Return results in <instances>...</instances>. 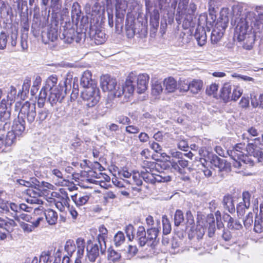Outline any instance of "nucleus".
I'll list each match as a JSON object with an SVG mask.
<instances>
[{
    "mask_svg": "<svg viewBox=\"0 0 263 263\" xmlns=\"http://www.w3.org/2000/svg\"><path fill=\"white\" fill-rule=\"evenodd\" d=\"M249 17L245 20L241 18L238 22L233 36L234 41L237 40L238 42L243 41V48L248 50L253 48L255 37L259 35V33H255V28L253 29V32L249 30V25L251 23L249 21Z\"/></svg>",
    "mask_w": 263,
    "mask_h": 263,
    "instance_id": "nucleus-1",
    "label": "nucleus"
},
{
    "mask_svg": "<svg viewBox=\"0 0 263 263\" xmlns=\"http://www.w3.org/2000/svg\"><path fill=\"white\" fill-rule=\"evenodd\" d=\"M149 77L146 73H141L137 75L132 72L127 77L124 84V89L126 90V97H129L135 90L138 93H144L147 89Z\"/></svg>",
    "mask_w": 263,
    "mask_h": 263,
    "instance_id": "nucleus-2",
    "label": "nucleus"
},
{
    "mask_svg": "<svg viewBox=\"0 0 263 263\" xmlns=\"http://www.w3.org/2000/svg\"><path fill=\"white\" fill-rule=\"evenodd\" d=\"M142 170L141 171V174L143 179L146 182L155 183L156 182H165L170 181L171 177L166 175L164 172L157 171V166L158 165L154 162H146L144 163Z\"/></svg>",
    "mask_w": 263,
    "mask_h": 263,
    "instance_id": "nucleus-3",
    "label": "nucleus"
},
{
    "mask_svg": "<svg viewBox=\"0 0 263 263\" xmlns=\"http://www.w3.org/2000/svg\"><path fill=\"white\" fill-rule=\"evenodd\" d=\"M245 149V145L239 143L231 150V164H233V172L241 174L243 176H251V173L246 171L248 167L245 160L241 159L243 157L242 151Z\"/></svg>",
    "mask_w": 263,
    "mask_h": 263,
    "instance_id": "nucleus-4",
    "label": "nucleus"
},
{
    "mask_svg": "<svg viewBox=\"0 0 263 263\" xmlns=\"http://www.w3.org/2000/svg\"><path fill=\"white\" fill-rule=\"evenodd\" d=\"M101 87L104 92H108L109 95L112 97H120L124 95L126 97V90L124 89V85L122 88L117 85L115 79L108 75H105L101 77Z\"/></svg>",
    "mask_w": 263,
    "mask_h": 263,
    "instance_id": "nucleus-5",
    "label": "nucleus"
},
{
    "mask_svg": "<svg viewBox=\"0 0 263 263\" xmlns=\"http://www.w3.org/2000/svg\"><path fill=\"white\" fill-rule=\"evenodd\" d=\"M15 107L18 108L21 107L19 117L22 119L26 118L29 124L34 121L36 116L35 104L26 101L22 105L21 102H17L15 104Z\"/></svg>",
    "mask_w": 263,
    "mask_h": 263,
    "instance_id": "nucleus-6",
    "label": "nucleus"
},
{
    "mask_svg": "<svg viewBox=\"0 0 263 263\" xmlns=\"http://www.w3.org/2000/svg\"><path fill=\"white\" fill-rule=\"evenodd\" d=\"M100 90L97 86L92 87H87L81 92L82 99L87 102L89 107L94 106L99 101Z\"/></svg>",
    "mask_w": 263,
    "mask_h": 263,
    "instance_id": "nucleus-7",
    "label": "nucleus"
},
{
    "mask_svg": "<svg viewBox=\"0 0 263 263\" xmlns=\"http://www.w3.org/2000/svg\"><path fill=\"white\" fill-rule=\"evenodd\" d=\"M146 10L150 14V25L152 27L151 31L155 33L159 24V13L156 6H153L150 0H145Z\"/></svg>",
    "mask_w": 263,
    "mask_h": 263,
    "instance_id": "nucleus-8",
    "label": "nucleus"
},
{
    "mask_svg": "<svg viewBox=\"0 0 263 263\" xmlns=\"http://www.w3.org/2000/svg\"><path fill=\"white\" fill-rule=\"evenodd\" d=\"M116 17L115 27L116 31H119V28H122L127 3L125 0H116Z\"/></svg>",
    "mask_w": 263,
    "mask_h": 263,
    "instance_id": "nucleus-9",
    "label": "nucleus"
},
{
    "mask_svg": "<svg viewBox=\"0 0 263 263\" xmlns=\"http://www.w3.org/2000/svg\"><path fill=\"white\" fill-rule=\"evenodd\" d=\"M172 168L177 172L179 173L182 176L181 177L182 180L184 181H189L190 177L185 175L184 168L188 166V161L183 159L182 157L176 161L174 159L170 160Z\"/></svg>",
    "mask_w": 263,
    "mask_h": 263,
    "instance_id": "nucleus-10",
    "label": "nucleus"
},
{
    "mask_svg": "<svg viewBox=\"0 0 263 263\" xmlns=\"http://www.w3.org/2000/svg\"><path fill=\"white\" fill-rule=\"evenodd\" d=\"M18 136L14 132L9 131L6 136L0 137V151H6V148L11 146L16 141Z\"/></svg>",
    "mask_w": 263,
    "mask_h": 263,
    "instance_id": "nucleus-11",
    "label": "nucleus"
},
{
    "mask_svg": "<svg viewBox=\"0 0 263 263\" xmlns=\"http://www.w3.org/2000/svg\"><path fill=\"white\" fill-rule=\"evenodd\" d=\"M26 193L28 196L26 198L27 203L32 204L43 203L42 200L40 198L42 193L39 189L33 187L29 188L26 190Z\"/></svg>",
    "mask_w": 263,
    "mask_h": 263,
    "instance_id": "nucleus-12",
    "label": "nucleus"
},
{
    "mask_svg": "<svg viewBox=\"0 0 263 263\" xmlns=\"http://www.w3.org/2000/svg\"><path fill=\"white\" fill-rule=\"evenodd\" d=\"M160 229V222L157 220L156 226L149 228L147 229V242L148 246L151 247L155 246L156 244V239L159 233Z\"/></svg>",
    "mask_w": 263,
    "mask_h": 263,
    "instance_id": "nucleus-13",
    "label": "nucleus"
},
{
    "mask_svg": "<svg viewBox=\"0 0 263 263\" xmlns=\"http://www.w3.org/2000/svg\"><path fill=\"white\" fill-rule=\"evenodd\" d=\"M190 0H179L178 12L181 14H193L196 9L194 3L189 5Z\"/></svg>",
    "mask_w": 263,
    "mask_h": 263,
    "instance_id": "nucleus-14",
    "label": "nucleus"
},
{
    "mask_svg": "<svg viewBox=\"0 0 263 263\" xmlns=\"http://www.w3.org/2000/svg\"><path fill=\"white\" fill-rule=\"evenodd\" d=\"M242 11V6L237 2H233L232 5V13L233 17H235V23L236 24V25L238 24V22L241 18L245 20L249 17V21H250L251 18L254 17L253 13H249L247 15L244 17L243 16H241Z\"/></svg>",
    "mask_w": 263,
    "mask_h": 263,
    "instance_id": "nucleus-15",
    "label": "nucleus"
},
{
    "mask_svg": "<svg viewBox=\"0 0 263 263\" xmlns=\"http://www.w3.org/2000/svg\"><path fill=\"white\" fill-rule=\"evenodd\" d=\"M44 218L43 217H38L31 222L26 223L25 222H20V227L25 233H30L35 230V229L38 228Z\"/></svg>",
    "mask_w": 263,
    "mask_h": 263,
    "instance_id": "nucleus-16",
    "label": "nucleus"
},
{
    "mask_svg": "<svg viewBox=\"0 0 263 263\" xmlns=\"http://www.w3.org/2000/svg\"><path fill=\"white\" fill-rule=\"evenodd\" d=\"M87 256L88 259L94 262L99 256V249L97 244H93L90 240L87 241Z\"/></svg>",
    "mask_w": 263,
    "mask_h": 263,
    "instance_id": "nucleus-17",
    "label": "nucleus"
},
{
    "mask_svg": "<svg viewBox=\"0 0 263 263\" xmlns=\"http://www.w3.org/2000/svg\"><path fill=\"white\" fill-rule=\"evenodd\" d=\"M80 85L84 88V89L87 87L97 86L96 82L92 79L90 71L86 70L83 72L80 80Z\"/></svg>",
    "mask_w": 263,
    "mask_h": 263,
    "instance_id": "nucleus-18",
    "label": "nucleus"
},
{
    "mask_svg": "<svg viewBox=\"0 0 263 263\" xmlns=\"http://www.w3.org/2000/svg\"><path fill=\"white\" fill-rule=\"evenodd\" d=\"M58 78L55 76L52 75L48 78L46 80V86L44 87L46 89H49L50 90L52 89H63L64 87H66V82H60L58 85L57 84Z\"/></svg>",
    "mask_w": 263,
    "mask_h": 263,
    "instance_id": "nucleus-19",
    "label": "nucleus"
},
{
    "mask_svg": "<svg viewBox=\"0 0 263 263\" xmlns=\"http://www.w3.org/2000/svg\"><path fill=\"white\" fill-rule=\"evenodd\" d=\"M64 96L63 95V89H52L50 90V94L48 98V101L50 103L51 106L56 104L58 102H61L63 99Z\"/></svg>",
    "mask_w": 263,
    "mask_h": 263,
    "instance_id": "nucleus-20",
    "label": "nucleus"
},
{
    "mask_svg": "<svg viewBox=\"0 0 263 263\" xmlns=\"http://www.w3.org/2000/svg\"><path fill=\"white\" fill-rule=\"evenodd\" d=\"M163 86L165 92L173 93L178 89V83L173 77H169L163 80Z\"/></svg>",
    "mask_w": 263,
    "mask_h": 263,
    "instance_id": "nucleus-21",
    "label": "nucleus"
},
{
    "mask_svg": "<svg viewBox=\"0 0 263 263\" xmlns=\"http://www.w3.org/2000/svg\"><path fill=\"white\" fill-rule=\"evenodd\" d=\"M58 26L55 25L54 26H51L48 29L47 32L43 34L42 36L44 39L45 43H47L49 41L54 42L57 39L58 36Z\"/></svg>",
    "mask_w": 263,
    "mask_h": 263,
    "instance_id": "nucleus-22",
    "label": "nucleus"
},
{
    "mask_svg": "<svg viewBox=\"0 0 263 263\" xmlns=\"http://www.w3.org/2000/svg\"><path fill=\"white\" fill-rule=\"evenodd\" d=\"M77 33L73 28H66L63 29L62 34L60 36L65 43L70 44L76 39Z\"/></svg>",
    "mask_w": 263,
    "mask_h": 263,
    "instance_id": "nucleus-23",
    "label": "nucleus"
},
{
    "mask_svg": "<svg viewBox=\"0 0 263 263\" xmlns=\"http://www.w3.org/2000/svg\"><path fill=\"white\" fill-rule=\"evenodd\" d=\"M12 130L14 133L19 136L21 135L25 129V121L24 119L21 118L18 116L17 119L13 121L12 125Z\"/></svg>",
    "mask_w": 263,
    "mask_h": 263,
    "instance_id": "nucleus-24",
    "label": "nucleus"
},
{
    "mask_svg": "<svg viewBox=\"0 0 263 263\" xmlns=\"http://www.w3.org/2000/svg\"><path fill=\"white\" fill-rule=\"evenodd\" d=\"M135 26L136 24L134 18L129 16V15L128 14L125 25V30L126 35L128 38L133 37L136 33L137 31Z\"/></svg>",
    "mask_w": 263,
    "mask_h": 263,
    "instance_id": "nucleus-25",
    "label": "nucleus"
},
{
    "mask_svg": "<svg viewBox=\"0 0 263 263\" xmlns=\"http://www.w3.org/2000/svg\"><path fill=\"white\" fill-rule=\"evenodd\" d=\"M194 36L199 46H203L206 43V32L203 28H197Z\"/></svg>",
    "mask_w": 263,
    "mask_h": 263,
    "instance_id": "nucleus-26",
    "label": "nucleus"
},
{
    "mask_svg": "<svg viewBox=\"0 0 263 263\" xmlns=\"http://www.w3.org/2000/svg\"><path fill=\"white\" fill-rule=\"evenodd\" d=\"M76 205L80 207L86 204L89 199V196L85 194H75L71 197Z\"/></svg>",
    "mask_w": 263,
    "mask_h": 263,
    "instance_id": "nucleus-27",
    "label": "nucleus"
},
{
    "mask_svg": "<svg viewBox=\"0 0 263 263\" xmlns=\"http://www.w3.org/2000/svg\"><path fill=\"white\" fill-rule=\"evenodd\" d=\"M50 171L51 175L57 177V179L59 180L58 182L59 185L64 186L67 184L68 181L64 179L63 175L59 169L53 166H51L50 168Z\"/></svg>",
    "mask_w": 263,
    "mask_h": 263,
    "instance_id": "nucleus-28",
    "label": "nucleus"
},
{
    "mask_svg": "<svg viewBox=\"0 0 263 263\" xmlns=\"http://www.w3.org/2000/svg\"><path fill=\"white\" fill-rule=\"evenodd\" d=\"M136 239L138 240L139 245L141 247L144 246L147 242L146 237V231L144 227H138L136 235Z\"/></svg>",
    "mask_w": 263,
    "mask_h": 263,
    "instance_id": "nucleus-29",
    "label": "nucleus"
},
{
    "mask_svg": "<svg viewBox=\"0 0 263 263\" xmlns=\"http://www.w3.org/2000/svg\"><path fill=\"white\" fill-rule=\"evenodd\" d=\"M7 102L5 99L1 101L2 110H0V120L2 122H5L10 117V112L7 108Z\"/></svg>",
    "mask_w": 263,
    "mask_h": 263,
    "instance_id": "nucleus-30",
    "label": "nucleus"
},
{
    "mask_svg": "<svg viewBox=\"0 0 263 263\" xmlns=\"http://www.w3.org/2000/svg\"><path fill=\"white\" fill-rule=\"evenodd\" d=\"M203 82L200 80L194 79L190 82V90L193 94L198 93L202 89Z\"/></svg>",
    "mask_w": 263,
    "mask_h": 263,
    "instance_id": "nucleus-31",
    "label": "nucleus"
},
{
    "mask_svg": "<svg viewBox=\"0 0 263 263\" xmlns=\"http://www.w3.org/2000/svg\"><path fill=\"white\" fill-rule=\"evenodd\" d=\"M45 216L49 224L54 225L56 223L58 219V214L54 211L51 209L46 210Z\"/></svg>",
    "mask_w": 263,
    "mask_h": 263,
    "instance_id": "nucleus-32",
    "label": "nucleus"
},
{
    "mask_svg": "<svg viewBox=\"0 0 263 263\" xmlns=\"http://www.w3.org/2000/svg\"><path fill=\"white\" fill-rule=\"evenodd\" d=\"M205 233L204 229L202 226H197L195 230H193L189 234L190 239H201Z\"/></svg>",
    "mask_w": 263,
    "mask_h": 263,
    "instance_id": "nucleus-33",
    "label": "nucleus"
},
{
    "mask_svg": "<svg viewBox=\"0 0 263 263\" xmlns=\"http://www.w3.org/2000/svg\"><path fill=\"white\" fill-rule=\"evenodd\" d=\"M16 226V224L13 219H4L0 218V228L7 230L8 232H11L12 228Z\"/></svg>",
    "mask_w": 263,
    "mask_h": 263,
    "instance_id": "nucleus-34",
    "label": "nucleus"
},
{
    "mask_svg": "<svg viewBox=\"0 0 263 263\" xmlns=\"http://www.w3.org/2000/svg\"><path fill=\"white\" fill-rule=\"evenodd\" d=\"M254 25L255 33H259L258 37L263 38V12L259 15Z\"/></svg>",
    "mask_w": 263,
    "mask_h": 263,
    "instance_id": "nucleus-35",
    "label": "nucleus"
},
{
    "mask_svg": "<svg viewBox=\"0 0 263 263\" xmlns=\"http://www.w3.org/2000/svg\"><path fill=\"white\" fill-rule=\"evenodd\" d=\"M230 84L226 83L221 90L220 97L225 102H228L230 101Z\"/></svg>",
    "mask_w": 263,
    "mask_h": 263,
    "instance_id": "nucleus-36",
    "label": "nucleus"
},
{
    "mask_svg": "<svg viewBox=\"0 0 263 263\" xmlns=\"http://www.w3.org/2000/svg\"><path fill=\"white\" fill-rule=\"evenodd\" d=\"M58 198L59 200H54L55 205L60 211H63L65 206L68 204L69 198L67 195H66L64 197H59Z\"/></svg>",
    "mask_w": 263,
    "mask_h": 263,
    "instance_id": "nucleus-37",
    "label": "nucleus"
},
{
    "mask_svg": "<svg viewBox=\"0 0 263 263\" xmlns=\"http://www.w3.org/2000/svg\"><path fill=\"white\" fill-rule=\"evenodd\" d=\"M76 245L77 248V255L78 257H82L83 256L85 248V240L81 238L77 239Z\"/></svg>",
    "mask_w": 263,
    "mask_h": 263,
    "instance_id": "nucleus-38",
    "label": "nucleus"
},
{
    "mask_svg": "<svg viewBox=\"0 0 263 263\" xmlns=\"http://www.w3.org/2000/svg\"><path fill=\"white\" fill-rule=\"evenodd\" d=\"M107 258L109 260L112 261L114 263L118 262L121 258V254L113 249L108 250Z\"/></svg>",
    "mask_w": 263,
    "mask_h": 263,
    "instance_id": "nucleus-39",
    "label": "nucleus"
},
{
    "mask_svg": "<svg viewBox=\"0 0 263 263\" xmlns=\"http://www.w3.org/2000/svg\"><path fill=\"white\" fill-rule=\"evenodd\" d=\"M178 83V88L180 92H187L190 90V82L185 79H180Z\"/></svg>",
    "mask_w": 263,
    "mask_h": 263,
    "instance_id": "nucleus-40",
    "label": "nucleus"
},
{
    "mask_svg": "<svg viewBox=\"0 0 263 263\" xmlns=\"http://www.w3.org/2000/svg\"><path fill=\"white\" fill-rule=\"evenodd\" d=\"M223 32L217 28H214L212 31L211 40L212 43H217L223 36Z\"/></svg>",
    "mask_w": 263,
    "mask_h": 263,
    "instance_id": "nucleus-41",
    "label": "nucleus"
},
{
    "mask_svg": "<svg viewBox=\"0 0 263 263\" xmlns=\"http://www.w3.org/2000/svg\"><path fill=\"white\" fill-rule=\"evenodd\" d=\"M16 89L13 86H11L7 96V100H6L7 104L11 105L13 101H14L16 96Z\"/></svg>",
    "mask_w": 263,
    "mask_h": 263,
    "instance_id": "nucleus-42",
    "label": "nucleus"
},
{
    "mask_svg": "<svg viewBox=\"0 0 263 263\" xmlns=\"http://www.w3.org/2000/svg\"><path fill=\"white\" fill-rule=\"evenodd\" d=\"M76 249V245L72 240H68L66 241L65 246V250L67 252V255L71 256Z\"/></svg>",
    "mask_w": 263,
    "mask_h": 263,
    "instance_id": "nucleus-43",
    "label": "nucleus"
},
{
    "mask_svg": "<svg viewBox=\"0 0 263 263\" xmlns=\"http://www.w3.org/2000/svg\"><path fill=\"white\" fill-rule=\"evenodd\" d=\"M93 37L96 44L100 45L105 42L106 40V35L104 32L101 30H97L94 34Z\"/></svg>",
    "mask_w": 263,
    "mask_h": 263,
    "instance_id": "nucleus-44",
    "label": "nucleus"
},
{
    "mask_svg": "<svg viewBox=\"0 0 263 263\" xmlns=\"http://www.w3.org/2000/svg\"><path fill=\"white\" fill-rule=\"evenodd\" d=\"M163 233L165 235L170 233L172 228L171 224L166 215L162 216Z\"/></svg>",
    "mask_w": 263,
    "mask_h": 263,
    "instance_id": "nucleus-45",
    "label": "nucleus"
},
{
    "mask_svg": "<svg viewBox=\"0 0 263 263\" xmlns=\"http://www.w3.org/2000/svg\"><path fill=\"white\" fill-rule=\"evenodd\" d=\"M47 91L45 87H43L40 92L39 95V98L37 100V105L39 107L42 108L43 107L45 100L47 97Z\"/></svg>",
    "mask_w": 263,
    "mask_h": 263,
    "instance_id": "nucleus-46",
    "label": "nucleus"
},
{
    "mask_svg": "<svg viewBox=\"0 0 263 263\" xmlns=\"http://www.w3.org/2000/svg\"><path fill=\"white\" fill-rule=\"evenodd\" d=\"M81 11L80 7L78 3H74L71 9V17L73 19L78 20L80 17Z\"/></svg>",
    "mask_w": 263,
    "mask_h": 263,
    "instance_id": "nucleus-47",
    "label": "nucleus"
},
{
    "mask_svg": "<svg viewBox=\"0 0 263 263\" xmlns=\"http://www.w3.org/2000/svg\"><path fill=\"white\" fill-rule=\"evenodd\" d=\"M254 230L258 233L263 232V216H261L260 218H256Z\"/></svg>",
    "mask_w": 263,
    "mask_h": 263,
    "instance_id": "nucleus-48",
    "label": "nucleus"
},
{
    "mask_svg": "<svg viewBox=\"0 0 263 263\" xmlns=\"http://www.w3.org/2000/svg\"><path fill=\"white\" fill-rule=\"evenodd\" d=\"M163 91L161 84L160 82L156 81L152 86V93L153 95L158 96L160 95Z\"/></svg>",
    "mask_w": 263,
    "mask_h": 263,
    "instance_id": "nucleus-49",
    "label": "nucleus"
},
{
    "mask_svg": "<svg viewBox=\"0 0 263 263\" xmlns=\"http://www.w3.org/2000/svg\"><path fill=\"white\" fill-rule=\"evenodd\" d=\"M49 114V111L47 109L44 108L39 111L36 121L40 123L45 120Z\"/></svg>",
    "mask_w": 263,
    "mask_h": 263,
    "instance_id": "nucleus-50",
    "label": "nucleus"
},
{
    "mask_svg": "<svg viewBox=\"0 0 263 263\" xmlns=\"http://www.w3.org/2000/svg\"><path fill=\"white\" fill-rule=\"evenodd\" d=\"M13 218L20 223V222H22L21 220H23L28 222H31V221H32V217L30 215L25 213H21L19 215H17V214H15V215L13 216Z\"/></svg>",
    "mask_w": 263,
    "mask_h": 263,
    "instance_id": "nucleus-51",
    "label": "nucleus"
},
{
    "mask_svg": "<svg viewBox=\"0 0 263 263\" xmlns=\"http://www.w3.org/2000/svg\"><path fill=\"white\" fill-rule=\"evenodd\" d=\"M184 221V216L181 210H177L174 215V223L176 226H179Z\"/></svg>",
    "mask_w": 263,
    "mask_h": 263,
    "instance_id": "nucleus-52",
    "label": "nucleus"
},
{
    "mask_svg": "<svg viewBox=\"0 0 263 263\" xmlns=\"http://www.w3.org/2000/svg\"><path fill=\"white\" fill-rule=\"evenodd\" d=\"M125 241V237L123 232L119 231L114 236L115 245L117 247L121 245Z\"/></svg>",
    "mask_w": 263,
    "mask_h": 263,
    "instance_id": "nucleus-53",
    "label": "nucleus"
},
{
    "mask_svg": "<svg viewBox=\"0 0 263 263\" xmlns=\"http://www.w3.org/2000/svg\"><path fill=\"white\" fill-rule=\"evenodd\" d=\"M186 17L183 21L182 26L184 29H187L190 27H193L194 23L193 21V14H185Z\"/></svg>",
    "mask_w": 263,
    "mask_h": 263,
    "instance_id": "nucleus-54",
    "label": "nucleus"
},
{
    "mask_svg": "<svg viewBox=\"0 0 263 263\" xmlns=\"http://www.w3.org/2000/svg\"><path fill=\"white\" fill-rule=\"evenodd\" d=\"M230 13L228 8H223L220 11L221 20L226 23H229Z\"/></svg>",
    "mask_w": 263,
    "mask_h": 263,
    "instance_id": "nucleus-55",
    "label": "nucleus"
},
{
    "mask_svg": "<svg viewBox=\"0 0 263 263\" xmlns=\"http://www.w3.org/2000/svg\"><path fill=\"white\" fill-rule=\"evenodd\" d=\"M249 207H248L245 204L239 202L236 207L237 210V214L239 218H241L244 215L246 212V209H248Z\"/></svg>",
    "mask_w": 263,
    "mask_h": 263,
    "instance_id": "nucleus-56",
    "label": "nucleus"
},
{
    "mask_svg": "<svg viewBox=\"0 0 263 263\" xmlns=\"http://www.w3.org/2000/svg\"><path fill=\"white\" fill-rule=\"evenodd\" d=\"M127 6L129 7V9L132 10H140L141 8V5L139 2L137 0H128Z\"/></svg>",
    "mask_w": 263,
    "mask_h": 263,
    "instance_id": "nucleus-57",
    "label": "nucleus"
},
{
    "mask_svg": "<svg viewBox=\"0 0 263 263\" xmlns=\"http://www.w3.org/2000/svg\"><path fill=\"white\" fill-rule=\"evenodd\" d=\"M112 183L115 185L119 187H125V183L128 184L130 182L128 180H125L123 179H119L117 178H112Z\"/></svg>",
    "mask_w": 263,
    "mask_h": 263,
    "instance_id": "nucleus-58",
    "label": "nucleus"
},
{
    "mask_svg": "<svg viewBox=\"0 0 263 263\" xmlns=\"http://www.w3.org/2000/svg\"><path fill=\"white\" fill-rule=\"evenodd\" d=\"M134 230V226L132 224H128L126 227L125 232L129 240H133L135 237Z\"/></svg>",
    "mask_w": 263,
    "mask_h": 263,
    "instance_id": "nucleus-59",
    "label": "nucleus"
},
{
    "mask_svg": "<svg viewBox=\"0 0 263 263\" xmlns=\"http://www.w3.org/2000/svg\"><path fill=\"white\" fill-rule=\"evenodd\" d=\"M50 8L54 13H58L61 9V4L59 3V0H51Z\"/></svg>",
    "mask_w": 263,
    "mask_h": 263,
    "instance_id": "nucleus-60",
    "label": "nucleus"
},
{
    "mask_svg": "<svg viewBox=\"0 0 263 263\" xmlns=\"http://www.w3.org/2000/svg\"><path fill=\"white\" fill-rule=\"evenodd\" d=\"M250 198H251V194L248 192L246 191L242 193V202H240L241 203L245 204L248 207H249L250 205Z\"/></svg>",
    "mask_w": 263,
    "mask_h": 263,
    "instance_id": "nucleus-61",
    "label": "nucleus"
},
{
    "mask_svg": "<svg viewBox=\"0 0 263 263\" xmlns=\"http://www.w3.org/2000/svg\"><path fill=\"white\" fill-rule=\"evenodd\" d=\"M253 222V214L249 212L247 215L245 219L243 220V223L246 228H249Z\"/></svg>",
    "mask_w": 263,
    "mask_h": 263,
    "instance_id": "nucleus-62",
    "label": "nucleus"
},
{
    "mask_svg": "<svg viewBox=\"0 0 263 263\" xmlns=\"http://www.w3.org/2000/svg\"><path fill=\"white\" fill-rule=\"evenodd\" d=\"M7 36L4 32L0 34V49H4L7 44Z\"/></svg>",
    "mask_w": 263,
    "mask_h": 263,
    "instance_id": "nucleus-63",
    "label": "nucleus"
},
{
    "mask_svg": "<svg viewBox=\"0 0 263 263\" xmlns=\"http://www.w3.org/2000/svg\"><path fill=\"white\" fill-rule=\"evenodd\" d=\"M218 88V85L212 84L206 88V92L208 95H214L217 91Z\"/></svg>",
    "mask_w": 263,
    "mask_h": 263,
    "instance_id": "nucleus-64",
    "label": "nucleus"
}]
</instances>
